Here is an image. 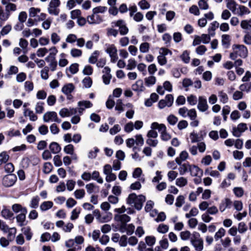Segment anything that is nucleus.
I'll use <instances>...</instances> for the list:
<instances>
[{
    "label": "nucleus",
    "instance_id": "f257e3e1",
    "mask_svg": "<svg viewBox=\"0 0 251 251\" xmlns=\"http://www.w3.org/2000/svg\"><path fill=\"white\" fill-rule=\"evenodd\" d=\"M146 201V198L144 196L136 195L135 193H132L129 195L126 202L131 206H134L136 209L139 210L141 209L143 203Z\"/></svg>",
    "mask_w": 251,
    "mask_h": 251
},
{
    "label": "nucleus",
    "instance_id": "f03ea898",
    "mask_svg": "<svg viewBox=\"0 0 251 251\" xmlns=\"http://www.w3.org/2000/svg\"><path fill=\"white\" fill-rule=\"evenodd\" d=\"M232 49L233 52L230 54V58L232 60L236 59L237 56L242 58H246L248 56V49L244 45H233Z\"/></svg>",
    "mask_w": 251,
    "mask_h": 251
},
{
    "label": "nucleus",
    "instance_id": "7ed1b4c3",
    "mask_svg": "<svg viewBox=\"0 0 251 251\" xmlns=\"http://www.w3.org/2000/svg\"><path fill=\"white\" fill-rule=\"evenodd\" d=\"M190 242L196 251H202L203 249V241L200 237L199 233L194 231L190 239Z\"/></svg>",
    "mask_w": 251,
    "mask_h": 251
},
{
    "label": "nucleus",
    "instance_id": "20e7f679",
    "mask_svg": "<svg viewBox=\"0 0 251 251\" xmlns=\"http://www.w3.org/2000/svg\"><path fill=\"white\" fill-rule=\"evenodd\" d=\"M151 128L158 129L161 132V138L162 140L167 141L171 138V135L167 132L166 127L164 125L154 122L151 125Z\"/></svg>",
    "mask_w": 251,
    "mask_h": 251
},
{
    "label": "nucleus",
    "instance_id": "39448f33",
    "mask_svg": "<svg viewBox=\"0 0 251 251\" xmlns=\"http://www.w3.org/2000/svg\"><path fill=\"white\" fill-rule=\"evenodd\" d=\"M60 0H50L48 7V13L54 16H58L60 12L59 7L60 5Z\"/></svg>",
    "mask_w": 251,
    "mask_h": 251
},
{
    "label": "nucleus",
    "instance_id": "423d86ee",
    "mask_svg": "<svg viewBox=\"0 0 251 251\" xmlns=\"http://www.w3.org/2000/svg\"><path fill=\"white\" fill-rule=\"evenodd\" d=\"M105 51L109 54L110 61L112 63L116 62L118 59V50L116 46L113 44H109L107 46Z\"/></svg>",
    "mask_w": 251,
    "mask_h": 251
},
{
    "label": "nucleus",
    "instance_id": "0eeeda50",
    "mask_svg": "<svg viewBox=\"0 0 251 251\" xmlns=\"http://www.w3.org/2000/svg\"><path fill=\"white\" fill-rule=\"evenodd\" d=\"M103 174L105 175V180L110 182L116 179V175L112 173V168L109 164H105L103 168Z\"/></svg>",
    "mask_w": 251,
    "mask_h": 251
},
{
    "label": "nucleus",
    "instance_id": "6e6552de",
    "mask_svg": "<svg viewBox=\"0 0 251 251\" xmlns=\"http://www.w3.org/2000/svg\"><path fill=\"white\" fill-rule=\"evenodd\" d=\"M43 119L46 123L51 122L60 123L61 122V120L58 118L57 113L54 111L46 112L43 115Z\"/></svg>",
    "mask_w": 251,
    "mask_h": 251
},
{
    "label": "nucleus",
    "instance_id": "1a4fd4ad",
    "mask_svg": "<svg viewBox=\"0 0 251 251\" xmlns=\"http://www.w3.org/2000/svg\"><path fill=\"white\" fill-rule=\"evenodd\" d=\"M174 102V97L172 95L168 94L165 97V99L160 100L158 104L160 109H163L166 106L171 107Z\"/></svg>",
    "mask_w": 251,
    "mask_h": 251
},
{
    "label": "nucleus",
    "instance_id": "9d476101",
    "mask_svg": "<svg viewBox=\"0 0 251 251\" xmlns=\"http://www.w3.org/2000/svg\"><path fill=\"white\" fill-rule=\"evenodd\" d=\"M17 180L16 175L9 174L5 176L2 179V183L5 187H11L15 183Z\"/></svg>",
    "mask_w": 251,
    "mask_h": 251
},
{
    "label": "nucleus",
    "instance_id": "9b49d317",
    "mask_svg": "<svg viewBox=\"0 0 251 251\" xmlns=\"http://www.w3.org/2000/svg\"><path fill=\"white\" fill-rule=\"evenodd\" d=\"M197 108L201 112H205L208 110L209 106L206 99L203 96H200L198 99Z\"/></svg>",
    "mask_w": 251,
    "mask_h": 251
},
{
    "label": "nucleus",
    "instance_id": "f8f14e48",
    "mask_svg": "<svg viewBox=\"0 0 251 251\" xmlns=\"http://www.w3.org/2000/svg\"><path fill=\"white\" fill-rule=\"evenodd\" d=\"M93 106L92 103L89 100L79 101L78 102V113L81 115L85 108H90Z\"/></svg>",
    "mask_w": 251,
    "mask_h": 251
},
{
    "label": "nucleus",
    "instance_id": "ddd939ff",
    "mask_svg": "<svg viewBox=\"0 0 251 251\" xmlns=\"http://www.w3.org/2000/svg\"><path fill=\"white\" fill-rule=\"evenodd\" d=\"M87 22L91 25L99 24L102 22V19L100 16L96 14H94L87 17Z\"/></svg>",
    "mask_w": 251,
    "mask_h": 251
},
{
    "label": "nucleus",
    "instance_id": "4468645a",
    "mask_svg": "<svg viewBox=\"0 0 251 251\" xmlns=\"http://www.w3.org/2000/svg\"><path fill=\"white\" fill-rule=\"evenodd\" d=\"M251 13L249 9L243 5H239L236 8V11L234 13V14L238 16L243 17L245 15L249 14Z\"/></svg>",
    "mask_w": 251,
    "mask_h": 251
},
{
    "label": "nucleus",
    "instance_id": "2eb2a0df",
    "mask_svg": "<svg viewBox=\"0 0 251 251\" xmlns=\"http://www.w3.org/2000/svg\"><path fill=\"white\" fill-rule=\"evenodd\" d=\"M94 213L96 214L97 220L100 223L107 222L111 219V217L108 214H100L99 210H95Z\"/></svg>",
    "mask_w": 251,
    "mask_h": 251
},
{
    "label": "nucleus",
    "instance_id": "dca6fc26",
    "mask_svg": "<svg viewBox=\"0 0 251 251\" xmlns=\"http://www.w3.org/2000/svg\"><path fill=\"white\" fill-rule=\"evenodd\" d=\"M232 204V201L228 198H225L219 205V210L221 212H224L227 208H229Z\"/></svg>",
    "mask_w": 251,
    "mask_h": 251
},
{
    "label": "nucleus",
    "instance_id": "f3484780",
    "mask_svg": "<svg viewBox=\"0 0 251 251\" xmlns=\"http://www.w3.org/2000/svg\"><path fill=\"white\" fill-rule=\"evenodd\" d=\"M115 219L117 222H120L124 226L130 221V218L126 214H116L115 216Z\"/></svg>",
    "mask_w": 251,
    "mask_h": 251
},
{
    "label": "nucleus",
    "instance_id": "a211bd4d",
    "mask_svg": "<svg viewBox=\"0 0 251 251\" xmlns=\"http://www.w3.org/2000/svg\"><path fill=\"white\" fill-rule=\"evenodd\" d=\"M226 6L228 10H230L234 14L236 11L238 4L234 0H226Z\"/></svg>",
    "mask_w": 251,
    "mask_h": 251
},
{
    "label": "nucleus",
    "instance_id": "6ab92c4d",
    "mask_svg": "<svg viewBox=\"0 0 251 251\" xmlns=\"http://www.w3.org/2000/svg\"><path fill=\"white\" fill-rule=\"evenodd\" d=\"M231 37L228 34H223L222 36V46L226 49H227L230 45Z\"/></svg>",
    "mask_w": 251,
    "mask_h": 251
},
{
    "label": "nucleus",
    "instance_id": "aec40b11",
    "mask_svg": "<svg viewBox=\"0 0 251 251\" xmlns=\"http://www.w3.org/2000/svg\"><path fill=\"white\" fill-rule=\"evenodd\" d=\"M188 153L186 151H182L179 154V156L176 158L175 161L178 165H180L182 161L188 158Z\"/></svg>",
    "mask_w": 251,
    "mask_h": 251
},
{
    "label": "nucleus",
    "instance_id": "412c9836",
    "mask_svg": "<svg viewBox=\"0 0 251 251\" xmlns=\"http://www.w3.org/2000/svg\"><path fill=\"white\" fill-rule=\"evenodd\" d=\"M24 115L25 117H29L30 120L32 121H35L37 120V116L34 113L33 111L29 109H24Z\"/></svg>",
    "mask_w": 251,
    "mask_h": 251
},
{
    "label": "nucleus",
    "instance_id": "4be33fe9",
    "mask_svg": "<svg viewBox=\"0 0 251 251\" xmlns=\"http://www.w3.org/2000/svg\"><path fill=\"white\" fill-rule=\"evenodd\" d=\"M49 149L50 151L54 154H56L59 152L61 151V147L60 145L56 142H52L49 146Z\"/></svg>",
    "mask_w": 251,
    "mask_h": 251
},
{
    "label": "nucleus",
    "instance_id": "5701e85b",
    "mask_svg": "<svg viewBox=\"0 0 251 251\" xmlns=\"http://www.w3.org/2000/svg\"><path fill=\"white\" fill-rule=\"evenodd\" d=\"M132 88L135 91H143L144 90L143 81L142 80L136 81L135 83L132 85Z\"/></svg>",
    "mask_w": 251,
    "mask_h": 251
},
{
    "label": "nucleus",
    "instance_id": "b1692460",
    "mask_svg": "<svg viewBox=\"0 0 251 251\" xmlns=\"http://www.w3.org/2000/svg\"><path fill=\"white\" fill-rule=\"evenodd\" d=\"M53 205V203L51 201H45L41 204L40 209L42 211H45L51 209Z\"/></svg>",
    "mask_w": 251,
    "mask_h": 251
},
{
    "label": "nucleus",
    "instance_id": "393cba45",
    "mask_svg": "<svg viewBox=\"0 0 251 251\" xmlns=\"http://www.w3.org/2000/svg\"><path fill=\"white\" fill-rule=\"evenodd\" d=\"M190 171L193 176H201L202 175V171L196 166H191Z\"/></svg>",
    "mask_w": 251,
    "mask_h": 251
},
{
    "label": "nucleus",
    "instance_id": "a878e982",
    "mask_svg": "<svg viewBox=\"0 0 251 251\" xmlns=\"http://www.w3.org/2000/svg\"><path fill=\"white\" fill-rule=\"evenodd\" d=\"M74 89L75 86L72 83H68L62 87V92L66 95H68L71 93Z\"/></svg>",
    "mask_w": 251,
    "mask_h": 251
},
{
    "label": "nucleus",
    "instance_id": "bb28decb",
    "mask_svg": "<svg viewBox=\"0 0 251 251\" xmlns=\"http://www.w3.org/2000/svg\"><path fill=\"white\" fill-rule=\"evenodd\" d=\"M188 183L187 179L184 177L181 176L176 179V185L179 187H183Z\"/></svg>",
    "mask_w": 251,
    "mask_h": 251
},
{
    "label": "nucleus",
    "instance_id": "cd10ccee",
    "mask_svg": "<svg viewBox=\"0 0 251 251\" xmlns=\"http://www.w3.org/2000/svg\"><path fill=\"white\" fill-rule=\"evenodd\" d=\"M219 25L217 21H214L210 25L208 28V32L211 36L215 35V30L218 27Z\"/></svg>",
    "mask_w": 251,
    "mask_h": 251
},
{
    "label": "nucleus",
    "instance_id": "c85d7f7f",
    "mask_svg": "<svg viewBox=\"0 0 251 251\" xmlns=\"http://www.w3.org/2000/svg\"><path fill=\"white\" fill-rule=\"evenodd\" d=\"M50 51L49 55L45 58V60L48 61L50 58L55 59V56L58 52V50L54 46L51 47L49 49L48 51Z\"/></svg>",
    "mask_w": 251,
    "mask_h": 251
},
{
    "label": "nucleus",
    "instance_id": "c756f323",
    "mask_svg": "<svg viewBox=\"0 0 251 251\" xmlns=\"http://www.w3.org/2000/svg\"><path fill=\"white\" fill-rule=\"evenodd\" d=\"M27 212H22L16 217V220L20 226H23L25 220Z\"/></svg>",
    "mask_w": 251,
    "mask_h": 251
},
{
    "label": "nucleus",
    "instance_id": "7c9ffc66",
    "mask_svg": "<svg viewBox=\"0 0 251 251\" xmlns=\"http://www.w3.org/2000/svg\"><path fill=\"white\" fill-rule=\"evenodd\" d=\"M179 165V167L178 168V171L179 172V174L180 175H184L188 171V169L190 170V168L191 167L189 164L187 163L180 164Z\"/></svg>",
    "mask_w": 251,
    "mask_h": 251
},
{
    "label": "nucleus",
    "instance_id": "2f4dec72",
    "mask_svg": "<svg viewBox=\"0 0 251 251\" xmlns=\"http://www.w3.org/2000/svg\"><path fill=\"white\" fill-rule=\"evenodd\" d=\"M218 97L221 102L223 103H226L227 102L228 100L227 95L223 91H220L218 92Z\"/></svg>",
    "mask_w": 251,
    "mask_h": 251
},
{
    "label": "nucleus",
    "instance_id": "473e14b6",
    "mask_svg": "<svg viewBox=\"0 0 251 251\" xmlns=\"http://www.w3.org/2000/svg\"><path fill=\"white\" fill-rule=\"evenodd\" d=\"M92 179L95 180L99 183L102 184L103 180L102 177L100 176V173L98 171H94L91 175Z\"/></svg>",
    "mask_w": 251,
    "mask_h": 251
},
{
    "label": "nucleus",
    "instance_id": "72a5a7b5",
    "mask_svg": "<svg viewBox=\"0 0 251 251\" xmlns=\"http://www.w3.org/2000/svg\"><path fill=\"white\" fill-rule=\"evenodd\" d=\"M12 210L15 213L27 212L26 209L19 204H14L12 206Z\"/></svg>",
    "mask_w": 251,
    "mask_h": 251
},
{
    "label": "nucleus",
    "instance_id": "f704fd0d",
    "mask_svg": "<svg viewBox=\"0 0 251 251\" xmlns=\"http://www.w3.org/2000/svg\"><path fill=\"white\" fill-rule=\"evenodd\" d=\"M150 45L148 42H144L140 44L139 50L141 53H147L149 51Z\"/></svg>",
    "mask_w": 251,
    "mask_h": 251
},
{
    "label": "nucleus",
    "instance_id": "c9c22d12",
    "mask_svg": "<svg viewBox=\"0 0 251 251\" xmlns=\"http://www.w3.org/2000/svg\"><path fill=\"white\" fill-rule=\"evenodd\" d=\"M70 54L73 57H79L82 55V51L81 50L76 48H72L70 50Z\"/></svg>",
    "mask_w": 251,
    "mask_h": 251
},
{
    "label": "nucleus",
    "instance_id": "e433bc0d",
    "mask_svg": "<svg viewBox=\"0 0 251 251\" xmlns=\"http://www.w3.org/2000/svg\"><path fill=\"white\" fill-rule=\"evenodd\" d=\"M156 78L153 75L149 76L145 78V83L147 86H151L155 83Z\"/></svg>",
    "mask_w": 251,
    "mask_h": 251
},
{
    "label": "nucleus",
    "instance_id": "4c0bfd02",
    "mask_svg": "<svg viewBox=\"0 0 251 251\" xmlns=\"http://www.w3.org/2000/svg\"><path fill=\"white\" fill-rule=\"evenodd\" d=\"M240 25L241 28L243 29L251 28V18L249 20H242Z\"/></svg>",
    "mask_w": 251,
    "mask_h": 251
},
{
    "label": "nucleus",
    "instance_id": "58836bf2",
    "mask_svg": "<svg viewBox=\"0 0 251 251\" xmlns=\"http://www.w3.org/2000/svg\"><path fill=\"white\" fill-rule=\"evenodd\" d=\"M100 54V52L98 50H96L89 57L88 61L90 63L95 64L98 60V57Z\"/></svg>",
    "mask_w": 251,
    "mask_h": 251
},
{
    "label": "nucleus",
    "instance_id": "ea45409f",
    "mask_svg": "<svg viewBox=\"0 0 251 251\" xmlns=\"http://www.w3.org/2000/svg\"><path fill=\"white\" fill-rule=\"evenodd\" d=\"M78 66L77 63H73L66 69V72L69 70L72 74H75L78 71Z\"/></svg>",
    "mask_w": 251,
    "mask_h": 251
},
{
    "label": "nucleus",
    "instance_id": "a19ab883",
    "mask_svg": "<svg viewBox=\"0 0 251 251\" xmlns=\"http://www.w3.org/2000/svg\"><path fill=\"white\" fill-rule=\"evenodd\" d=\"M169 227L168 225L161 224H160L157 228V231L162 234L167 233L169 230Z\"/></svg>",
    "mask_w": 251,
    "mask_h": 251
},
{
    "label": "nucleus",
    "instance_id": "79ce46f5",
    "mask_svg": "<svg viewBox=\"0 0 251 251\" xmlns=\"http://www.w3.org/2000/svg\"><path fill=\"white\" fill-rule=\"evenodd\" d=\"M226 234L225 229L221 227L219 229L218 231H217L215 234L214 238L216 241H218L219 239L221 238L222 237L224 236Z\"/></svg>",
    "mask_w": 251,
    "mask_h": 251
},
{
    "label": "nucleus",
    "instance_id": "37998d69",
    "mask_svg": "<svg viewBox=\"0 0 251 251\" xmlns=\"http://www.w3.org/2000/svg\"><path fill=\"white\" fill-rule=\"evenodd\" d=\"M243 42L246 45H251V33L247 31H245V35L243 37Z\"/></svg>",
    "mask_w": 251,
    "mask_h": 251
},
{
    "label": "nucleus",
    "instance_id": "c03bdc74",
    "mask_svg": "<svg viewBox=\"0 0 251 251\" xmlns=\"http://www.w3.org/2000/svg\"><path fill=\"white\" fill-rule=\"evenodd\" d=\"M85 192L83 189H77L74 192V196L76 199H81L85 196Z\"/></svg>",
    "mask_w": 251,
    "mask_h": 251
},
{
    "label": "nucleus",
    "instance_id": "a18cd8bd",
    "mask_svg": "<svg viewBox=\"0 0 251 251\" xmlns=\"http://www.w3.org/2000/svg\"><path fill=\"white\" fill-rule=\"evenodd\" d=\"M136 66V62L134 58H130L127 61L126 69L128 70H131L135 68Z\"/></svg>",
    "mask_w": 251,
    "mask_h": 251
},
{
    "label": "nucleus",
    "instance_id": "49530a36",
    "mask_svg": "<svg viewBox=\"0 0 251 251\" xmlns=\"http://www.w3.org/2000/svg\"><path fill=\"white\" fill-rule=\"evenodd\" d=\"M30 230V228L29 226L25 227L22 228V231L25 235L26 239L27 240H30L32 237V234Z\"/></svg>",
    "mask_w": 251,
    "mask_h": 251
},
{
    "label": "nucleus",
    "instance_id": "de8ad7c7",
    "mask_svg": "<svg viewBox=\"0 0 251 251\" xmlns=\"http://www.w3.org/2000/svg\"><path fill=\"white\" fill-rule=\"evenodd\" d=\"M11 25H6L2 28L0 32V35L3 36L7 35L11 31Z\"/></svg>",
    "mask_w": 251,
    "mask_h": 251
},
{
    "label": "nucleus",
    "instance_id": "09e8293b",
    "mask_svg": "<svg viewBox=\"0 0 251 251\" xmlns=\"http://www.w3.org/2000/svg\"><path fill=\"white\" fill-rule=\"evenodd\" d=\"M138 4L142 10L148 9L150 7V4L146 0H140Z\"/></svg>",
    "mask_w": 251,
    "mask_h": 251
},
{
    "label": "nucleus",
    "instance_id": "8fccbe9b",
    "mask_svg": "<svg viewBox=\"0 0 251 251\" xmlns=\"http://www.w3.org/2000/svg\"><path fill=\"white\" fill-rule=\"evenodd\" d=\"M92 82L93 81L92 79L89 76L85 77L82 80V84L86 88H90L92 86Z\"/></svg>",
    "mask_w": 251,
    "mask_h": 251
},
{
    "label": "nucleus",
    "instance_id": "3c124183",
    "mask_svg": "<svg viewBox=\"0 0 251 251\" xmlns=\"http://www.w3.org/2000/svg\"><path fill=\"white\" fill-rule=\"evenodd\" d=\"M178 175L177 172L174 170L170 171L168 172L167 176L169 181L172 182L174 180Z\"/></svg>",
    "mask_w": 251,
    "mask_h": 251
},
{
    "label": "nucleus",
    "instance_id": "603ef678",
    "mask_svg": "<svg viewBox=\"0 0 251 251\" xmlns=\"http://www.w3.org/2000/svg\"><path fill=\"white\" fill-rule=\"evenodd\" d=\"M107 8L106 6H99L93 9L94 14L103 13L107 10Z\"/></svg>",
    "mask_w": 251,
    "mask_h": 251
},
{
    "label": "nucleus",
    "instance_id": "864d4df0",
    "mask_svg": "<svg viewBox=\"0 0 251 251\" xmlns=\"http://www.w3.org/2000/svg\"><path fill=\"white\" fill-rule=\"evenodd\" d=\"M239 89L242 92H250L251 90V82L246 83L240 85Z\"/></svg>",
    "mask_w": 251,
    "mask_h": 251
},
{
    "label": "nucleus",
    "instance_id": "5fc2aeb1",
    "mask_svg": "<svg viewBox=\"0 0 251 251\" xmlns=\"http://www.w3.org/2000/svg\"><path fill=\"white\" fill-rule=\"evenodd\" d=\"M180 58L185 63H188L190 60L189 52L187 50H184L181 55Z\"/></svg>",
    "mask_w": 251,
    "mask_h": 251
},
{
    "label": "nucleus",
    "instance_id": "6e6d98bb",
    "mask_svg": "<svg viewBox=\"0 0 251 251\" xmlns=\"http://www.w3.org/2000/svg\"><path fill=\"white\" fill-rule=\"evenodd\" d=\"M233 191L235 195L238 198L242 197L244 195V190L242 187H236L234 188Z\"/></svg>",
    "mask_w": 251,
    "mask_h": 251
},
{
    "label": "nucleus",
    "instance_id": "4d7b16f0",
    "mask_svg": "<svg viewBox=\"0 0 251 251\" xmlns=\"http://www.w3.org/2000/svg\"><path fill=\"white\" fill-rule=\"evenodd\" d=\"M211 162L212 157L209 155H205L202 158L201 160V163L205 166L209 165Z\"/></svg>",
    "mask_w": 251,
    "mask_h": 251
},
{
    "label": "nucleus",
    "instance_id": "13d9d810",
    "mask_svg": "<svg viewBox=\"0 0 251 251\" xmlns=\"http://www.w3.org/2000/svg\"><path fill=\"white\" fill-rule=\"evenodd\" d=\"M64 151L69 154L73 155L74 153V147L72 144H69L64 148Z\"/></svg>",
    "mask_w": 251,
    "mask_h": 251
},
{
    "label": "nucleus",
    "instance_id": "bf43d9fd",
    "mask_svg": "<svg viewBox=\"0 0 251 251\" xmlns=\"http://www.w3.org/2000/svg\"><path fill=\"white\" fill-rule=\"evenodd\" d=\"M185 199L183 196L179 195L176 200L175 205L177 207H180L184 203Z\"/></svg>",
    "mask_w": 251,
    "mask_h": 251
},
{
    "label": "nucleus",
    "instance_id": "052dcab7",
    "mask_svg": "<svg viewBox=\"0 0 251 251\" xmlns=\"http://www.w3.org/2000/svg\"><path fill=\"white\" fill-rule=\"evenodd\" d=\"M187 100L188 103L191 105H195L196 104L198 100L196 96L193 95H190L187 98Z\"/></svg>",
    "mask_w": 251,
    "mask_h": 251
},
{
    "label": "nucleus",
    "instance_id": "680f3d73",
    "mask_svg": "<svg viewBox=\"0 0 251 251\" xmlns=\"http://www.w3.org/2000/svg\"><path fill=\"white\" fill-rule=\"evenodd\" d=\"M53 166L50 162H46L44 164L43 172L45 174H49L52 171Z\"/></svg>",
    "mask_w": 251,
    "mask_h": 251
},
{
    "label": "nucleus",
    "instance_id": "e2e57ef3",
    "mask_svg": "<svg viewBox=\"0 0 251 251\" xmlns=\"http://www.w3.org/2000/svg\"><path fill=\"white\" fill-rule=\"evenodd\" d=\"M50 39L51 42L54 45L56 44L61 40L60 37L55 32H53L51 33L50 36Z\"/></svg>",
    "mask_w": 251,
    "mask_h": 251
},
{
    "label": "nucleus",
    "instance_id": "0e129e2a",
    "mask_svg": "<svg viewBox=\"0 0 251 251\" xmlns=\"http://www.w3.org/2000/svg\"><path fill=\"white\" fill-rule=\"evenodd\" d=\"M40 12V9L38 8L31 7L29 9V15L30 17H35Z\"/></svg>",
    "mask_w": 251,
    "mask_h": 251
},
{
    "label": "nucleus",
    "instance_id": "69168bd1",
    "mask_svg": "<svg viewBox=\"0 0 251 251\" xmlns=\"http://www.w3.org/2000/svg\"><path fill=\"white\" fill-rule=\"evenodd\" d=\"M44 103L42 102H38L36 103L35 107L36 113L37 114H41L44 111Z\"/></svg>",
    "mask_w": 251,
    "mask_h": 251
},
{
    "label": "nucleus",
    "instance_id": "338daca9",
    "mask_svg": "<svg viewBox=\"0 0 251 251\" xmlns=\"http://www.w3.org/2000/svg\"><path fill=\"white\" fill-rule=\"evenodd\" d=\"M48 52V50L46 48H41L37 50L36 52L37 55L39 57H44Z\"/></svg>",
    "mask_w": 251,
    "mask_h": 251
},
{
    "label": "nucleus",
    "instance_id": "774afa93",
    "mask_svg": "<svg viewBox=\"0 0 251 251\" xmlns=\"http://www.w3.org/2000/svg\"><path fill=\"white\" fill-rule=\"evenodd\" d=\"M233 207L235 210L238 211H241L243 209V203L240 201H235L233 203Z\"/></svg>",
    "mask_w": 251,
    "mask_h": 251
}]
</instances>
